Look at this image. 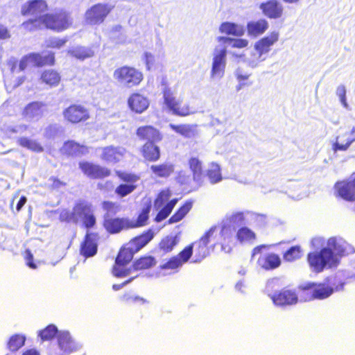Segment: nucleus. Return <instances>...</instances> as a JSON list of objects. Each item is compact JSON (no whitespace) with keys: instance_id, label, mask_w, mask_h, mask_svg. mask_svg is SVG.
I'll use <instances>...</instances> for the list:
<instances>
[{"instance_id":"nucleus-56","label":"nucleus","mask_w":355,"mask_h":355,"mask_svg":"<svg viewBox=\"0 0 355 355\" xmlns=\"http://www.w3.org/2000/svg\"><path fill=\"white\" fill-rule=\"evenodd\" d=\"M96 223V216L93 213V210L83 217V225L86 229L93 228Z\"/></svg>"},{"instance_id":"nucleus-2","label":"nucleus","mask_w":355,"mask_h":355,"mask_svg":"<svg viewBox=\"0 0 355 355\" xmlns=\"http://www.w3.org/2000/svg\"><path fill=\"white\" fill-rule=\"evenodd\" d=\"M327 248H322L319 251H313L307 254L306 260L310 268L314 272H322L325 268L336 267L338 264V259L334 250L341 254H347L355 252V249L349 244L340 249L336 238L331 237L327 241Z\"/></svg>"},{"instance_id":"nucleus-58","label":"nucleus","mask_w":355,"mask_h":355,"mask_svg":"<svg viewBox=\"0 0 355 355\" xmlns=\"http://www.w3.org/2000/svg\"><path fill=\"white\" fill-rule=\"evenodd\" d=\"M220 234L223 238V243L229 242L232 239V232L229 227L223 225L221 227Z\"/></svg>"},{"instance_id":"nucleus-40","label":"nucleus","mask_w":355,"mask_h":355,"mask_svg":"<svg viewBox=\"0 0 355 355\" xmlns=\"http://www.w3.org/2000/svg\"><path fill=\"white\" fill-rule=\"evenodd\" d=\"M193 207L191 200H187L168 219L169 223H175L182 220Z\"/></svg>"},{"instance_id":"nucleus-62","label":"nucleus","mask_w":355,"mask_h":355,"mask_svg":"<svg viewBox=\"0 0 355 355\" xmlns=\"http://www.w3.org/2000/svg\"><path fill=\"white\" fill-rule=\"evenodd\" d=\"M336 94L339 96L340 101L345 105L346 104V98H345L346 90H345V87L343 85L339 86L337 88Z\"/></svg>"},{"instance_id":"nucleus-37","label":"nucleus","mask_w":355,"mask_h":355,"mask_svg":"<svg viewBox=\"0 0 355 355\" xmlns=\"http://www.w3.org/2000/svg\"><path fill=\"white\" fill-rule=\"evenodd\" d=\"M150 209L151 205L150 204H148L142 208L136 220H132L128 218V224L130 229H135L145 226L148 223Z\"/></svg>"},{"instance_id":"nucleus-13","label":"nucleus","mask_w":355,"mask_h":355,"mask_svg":"<svg viewBox=\"0 0 355 355\" xmlns=\"http://www.w3.org/2000/svg\"><path fill=\"white\" fill-rule=\"evenodd\" d=\"M78 166L83 173L90 179L103 180L111 175L110 169L93 162L83 161L79 162Z\"/></svg>"},{"instance_id":"nucleus-51","label":"nucleus","mask_w":355,"mask_h":355,"mask_svg":"<svg viewBox=\"0 0 355 355\" xmlns=\"http://www.w3.org/2000/svg\"><path fill=\"white\" fill-rule=\"evenodd\" d=\"M101 207L105 214L104 216H110L117 214L121 210V207L115 202L110 200H104L101 203Z\"/></svg>"},{"instance_id":"nucleus-22","label":"nucleus","mask_w":355,"mask_h":355,"mask_svg":"<svg viewBox=\"0 0 355 355\" xmlns=\"http://www.w3.org/2000/svg\"><path fill=\"white\" fill-rule=\"evenodd\" d=\"M31 62L37 67H53L55 64V53L53 51H44L41 53H29Z\"/></svg>"},{"instance_id":"nucleus-10","label":"nucleus","mask_w":355,"mask_h":355,"mask_svg":"<svg viewBox=\"0 0 355 355\" xmlns=\"http://www.w3.org/2000/svg\"><path fill=\"white\" fill-rule=\"evenodd\" d=\"M114 7L112 5L105 3H97L92 5L85 12V22L92 26L103 24Z\"/></svg>"},{"instance_id":"nucleus-43","label":"nucleus","mask_w":355,"mask_h":355,"mask_svg":"<svg viewBox=\"0 0 355 355\" xmlns=\"http://www.w3.org/2000/svg\"><path fill=\"white\" fill-rule=\"evenodd\" d=\"M26 340V338L24 334H13L8 340L7 347L11 352H17L24 345Z\"/></svg>"},{"instance_id":"nucleus-29","label":"nucleus","mask_w":355,"mask_h":355,"mask_svg":"<svg viewBox=\"0 0 355 355\" xmlns=\"http://www.w3.org/2000/svg\"><path fill=\"white\" fill-rule=\"evenodd\" d=\"M188 165L192 173L193 181L197 183L198 187L201 186L204 179L202 162L198 157H192L188 160Z\"/></svg>"},{"instance_id":"nucleus-30","label":"nucleus","mask_w":355,"mask_h":355,"mask_svg":"<svg viewBox=\"0 0 355 355\" xmlns=\"http://www.w3.org/2000/svg\"><path fill=\"white\" fill-rule=\"evenodd\" d=\"M313 294L310 295V298L314 300H324L329 297L334 292V288L327 284L312 282Z\"/></svg>"},{"instance_id":"nucleus-60","label":"nucleus","mask_w":355,"mask_h":355,"mask_svg":"<svg viewBox=\"0 0 355 355\" xmlns=\"http://www.w3.org/2000/svg\"><path fill=\"white\" fill-rule=\"evenodd\" d=\"M231 220L234 224L241 225L244 223L245 218L242 212H237L234 214L231 217Z\"/></svg>"},{"instance_id":"nucleus-44","label":"nucleus","mask_w":355,"mask_h":355,"mask_svg":"<svg viewBox=\"0 0 355 355\" xmlns=\"http://www.w3.org/2000/svg\"><path fill=\"white\" fill-rule=\"evenodd\" d=\"M236 237L240 243H246L254 241L256 239V234L250 228L241 227L238 230Z\"/></svg>"},{"instance_id":"nucleus-9","label":"nucleus","mask_w":355,"mask_h":355,"mask_svg":"<svg viewBox=\"0 0 355 355\" xmlns=\"http://www.w3.org/2000/svg\"><path fill=\"white\" fill-rule=\"evenodd\" d=\"M115 175L121 182H123L117 185L114 189V193L117 197L124 198L136 189V183L139 180L138 175L121 170L115 171Z\"/></svg>"},{"instance_id":"nucleus-49","label":"nucleus","mask_w":355,"mask_h":355,"mask_svg":"<svg viewBox=\"0 0 355 355\" xmlns=\"http://www.w3.org/2000/svg\"><path fill=\"white\" fill-rule=\"evenodd\" d=\"M177 243L178 241L175 237L167 236L160 241L159 248L164 252L168 253L173 250Z\"/></svg>"},{"instance_id":"nucleus-25","label":"nucleus","mask_w":355,"mask_h":355,"mask_svg":"<svg viewBox=\"0 0 355 355\" xmlns=\"http://www.w3.org/2000/svg\"><path fill=\"white\" fill-rule=\"evenodd\" d=\"M279 40V33L277 32H272L269 35L259 40L254 44V49L257 51L259 56L268 53L272 46H273Z\"/></svg>"},{"instance_id":"nucleus-4","label":"nucleus","mask_w":355,"mask_h":355,"mask_svg":"<svg viewBox=\"0 0 355 355\" xmlns=\"http://www.w3.org/2000/svg\"><path fill=\"white\" fill-rule=\"evenodd\" d=\"M113 77L118 83L128 88L139 86L144 78L142 71L128 65L116 68L113 73Z\"/></svg>"},{"instance_id":"nucleus-23","label":"nucleus","mask_w":355,"mask_h":355,"mask_svg":"<svg viewBox=\"0 0 355 355\" xmlns=\"http://www.w3.org/2000/svg\"><path fill=\"white\" fill-rule=\"evenodd\" d=\"M129 108L134 112L141 114L146 110L149 106L147 97L139 92H134L128 98Z\"/></svg>"},{"instance_id":"nucleus-34","label":"nucleus","mask_w":355,"mask_h":355,"mask_svg":"<svg viewBox=\"0 0 355 355\" xmlns=\"http://www.w3.org/2000/svg\"><path fill=\"white\" fill-rule=\"evenodd\" d=\"M225 56L226 50L225 49L220 50L214 55L211 69L212 76H221L223 74L225 67Z\"/></svg>"},{"instance_id":"nucleus-17","label":"nucleus","mask_w":355,"mask_h":355,"mask_svg":"<svg viewBox=\"0 0 355 355\" xmlns=\"http://www.w3.org/2000/svg\"><path fill=\"white\" fill-rule=\"evenodd\" d=\"M103 226L108 233L112 234L119 233L125 230H130L128 224V218L124 217L104 216Z\"/></svg>"},{"instance_id":"nucleus-52","label":"nucleus","mask_w":355,"mask_h":355,"mask_svg":"<svg viewBox=\"0 0 355 355\" xmlns=\"http://www.w3.org/2000/svg\"><path fill=\"white\" fill-rule=\"evenodd\" d=\"M183 265L175 256L171 257L168 261L160 266L162 270H177Z\"/></svg>"},{"instance_id":"nucleus-1","label":"nucleus","mask_w":355,"mask_h":355,"mask_svg":"<svg viewBox=\"0 0 355 355\" xmlns=\"http://www.w3.org/2000/svg\"><path fill=\"white\" fill-rule=\"evenodd\" d=\"M73 25L71 13L60 8L53 12L45 13L37 17L25 20L21 26L25 32H34L46 28L60 33L69 29Z\"/></svg>"},{"instance_id":"nucleus-41","label":"nucleus","mask_w":355,"mask_h":355,"mask_svg":"<svg viewBox=\"0 0 355 355\" xmlns=\"http://www.w3.org/2000/svg\"><path fill=\"white\" fill-rule=\"evenodd\" d=\"M59 333L58 327L53 324H50L38 331L37 337L40 338L41 342L51 341L54 338H57Z\"/></svg>"},{"instance_id":"nucleus-46","label":"nucleus","mask_w":355,"mask_h":355,"mask_svg":"<svg viewBox=\"0 0 355 355\" xmlns=\"http://www.w3.org/2000/svg\"><path fill=\"white\" fill-rule=\"evenodd\" d=\"M69 53L73 58L79 60L89 58L94 55V52L87 47L77 46L69 51Z\"/></svg>"},{"instance_id":"nucleus-5","label":"nucleus","mask_w":355,"mask_h":355,"mask_svg":"<svg viewBox=\"0 0 355 355\" xmlns=\"http://www.w3.org/2000/svg\"><path fill=\"white\" fill-rule=\"evenodd\" d=\"M268 247V245L262 244L256 246L252 250V257L259 254L257 259V267L265 271L274 270L282 265V259L278 254L261 252L263 249Z\"/></svg>"},{"instance_id":"nucleus-12","label":"nucleus","mask_w":355,"mask_h":355,"mask_svg":"<svg viewBox=\"0 0 355 355\" xmlns=\"http://www.w3.org/2000/svg\"><path fill=\"white\" fill-rule=\"evenodd\" d=\"M171 196V192L168 189H163L159 192L154 200V205L156 208L162 207L164 204L167 203L159 211L155 216L156 222H161L166 219L171 213L174 207L177 204L178 199L173 198L168 201Z\"/></svg>"},{"instance_id":"nucleus-7","label":"nucleus","mask_w":355,"mask_h":355,"mask_svg":"<svg viewBox=\"0 0 355 355\" xmlns=\"http://www.w3.org/2000/svg\"><path fill=\"white\" fill-rule=\"evenodd\" d=\"M217 226L214 225L211 227L199 239L190 244V245H192V250L194 253L193 262H200L209 255L210 248L209 244L211 239L214 238Z\"/></svg>"},{"instance_id":"nucleus-11","label":"nucleus","mask_w":355,"mask_h":355,"mask_svg":"<svg viewBox=\"0 0 355 355\" xmlns=\"http://www.w3.org/2000/svg\"><path fill=\"white\" fill-rule=\"evenodd\" d=\"M64 120L68 123L76 125L85 123L90 118L89 109L80 103H72L62 111Z\"/></svg>"},{"instance_id":"nucleus-36","label":"nucleus","mask_w":355,"mask_h":355,"mask_svg":"<svg viewBox=\"0 0 355 355\" xmlns=\"http://www.w3.org/2000/svg\"><path fill=\"white\" fill-rule=\"evenodd\" d=\"M354 141V139L352 137L349 132H346L342 133L336 137L332 148L334 152L345 151L349 147Z\"/></svg>"},{"instance_id":"nucleus-28","label":"nucleus","mask_w":355,"mask_h":355,"mask_svg":"<svg viewBox=\"0 0 355 355\" xmlns=\"http://www.w3.org/2000/svg\"><path fill=\"white\" fill-rule=\"evenodd\" d=\"M61 78V75L57 70L49 69L42 71L40 81L42 84L52 88L60 85Z\"/></svg>"},{"instance_id":"nucleus-3","label":"nucleus","mask_w":355,"mask_h":355,"mask_svg":"<svg viewBox=\"0 0 355 355\" xmlns=\"http://www.w3.org/2000/svg\"><path fill=\"white\" fill-rule=\"evenodd\" d=\"M163 104L166 110L173 115L185 117L193 114V107L182 98H178L169 88L165 87L162 92Z\"/></svg>"},{"instance_id":"nucleus-54","label":"nucleus","mask_w":355,"mask_h":355,"mask_svg":"<svg viewBox=\"0 0 355 355\" xmlns=\"http://www.w3.org/2000/svg\"><path fill=\"white\" fill-rule=\"evenodd\" d=\"M193 254L192 245H188L182 250H181L177 255L178 259L183 265L187 263Z\"/></svg>"},{"instance_id":"nucleus-39","label":"nucleus","mask_w":355,"mask_h":355,"mask_svg":"<svg viewBox=\"0 0 355 355\" xmlns=\"http://www.w3.org/2000/svg\"><path fill=\"white\" fill-rule=\"evenodd\" d=\"M169 127L176 133L185 138H191L196 135V125L191 124H170Z\"/></svg>"},{"instance_id":"nucleus-64","label":"nucleus","mask_w":355,"mask_h":355,"mask_svg":"<svg viewBox=\"0 0 355 355\" xmlns=\"http://www.w3.org/2000/svg\"><path fill=\"white\" fill-rule=\"evenodd\" d=\"M29 62H31V58H29V54L24 56L20 60L19 63V71H24L28 67V63Z\"/></svg>"},{"instance_id":"nucleus-55","label":"nucleus","mask_w":355,"mask_h":355,"mask_svg":"<svg viewBox=\"0 0 355 355\" xmlns=\"http://www.w3.org/2000/svg\"><path fill=\"white\" fill-rule=\"evenodd\" d=\"M219 41L232 42V46L233 48L242 49L248 45V41L245 39H232L230 37H220L218 38Z\"/></svg>"},{"instance_id":"nucleus-63","label":"nucleus","mask_w":355,"mask_h":355,"mask_svg":"<svg viewBox=\"0 0 355 355\" xmlns=\"http://www.w3.org/2000/svg\"><path fill=\"white\" fill-rule=\"evenodd\" d=\"M10 37V34L7 27L0 24V40H7Z\"/></svg>"},{"instance_id":"nucleus-26","label":"nucleus","mask_w":355,"mask_h":355,"mask_svg":"<svg viewBox=\"0 0 355 355\" xmlns=\"http://www.w3.org/2000/svg\"><path fill=\"white\" fill-rule=\"evenodd\" d=\"M259 8L263 14L270 19H277L282 17L283 8L277 0H268L260 4Z\"/></svg>"},{"instance_id":"nucleus-14","label":"nucleus","mask_w":355,"mask_h":355,"mask_svg":"<svg viewBox=\"0 0 355 355\" xmlns=\"http://www.w3.org/2000/svg\"><path fill=\"white\" fill-rule=\"evenodd\" d=\"M49 9L46 0H28L21 6L20 13L24 17L38 16L45 14Z\"/></svg>"},{"instance_id":"nucleus-61","label":"nucleus","mask_w":355,"mask_h":355,"mask_svg":"<svg viewBox=\"0 0 355 355\" xmlns=\"http://www.w3.org/2000/svg\"><path fill=\"white\" fill-rule=\"evenodd\" d=\"M144 56L146 69L150 70L155 63V58L151 53L147 52L144 53Z\"/></svg>"},{"instance_id":"nucleus-16","label":"nucleus","mask_w":355,"mask_h":355,"mask_svg":"<svg viewBox=\"0 0 355 355\" xmlns=\"http://www.w3.org/2000/svg\"><path fill=\"white\" fill-rule=\"evenodd\" d=\"M335 194L346 201H355V177L351 180L336 182L334 185Z\"/></svg>"},{"instance_id":"nucleus-18","label":"nucleus","mask_w":355,"mask_h":355,"mask_svg":"<svg viewBox=\"0 0 355 355\" xmlns=\"http://www.w3.org/2000/svg\"><path fill=\"white\" fill-rule=\"evenodd\" d=\"M271 299L277 306H291L297 303L298 295L293 290L283 288L279 292L274 293Z\"/></svg>"},{"instance_id":"nucleus-31","label":"nucleus","mask_w":355,"mask_h":355,"mask_svg":"<svg viewBox=\"0 0 355 355\" xmlns=\"http://www.w3.org/2000/svg\"><path fill=\"white\" fill-rule=\"evenodd\" d=\"M44 107L45 104L41 101L31 102L24 107L22 111V115L29 119L41 117L43 115V109Z\"/></svg>"},{"instance_id":"nucleus-48","label":"nucleus","mask_w":355,"mask_h":355,"mask_svg":"<svg viewBox=\"0 0 355 355\" xmlns=\"http://www.w3.org/2000/svg\"><path fill=\"white\" fill-rule=\"evenodd\" d=\"M302 256V250L300 245L291 247L283 254L284 260L288 262H292L299 259Z\"/></svg>"},{"instance_id":"nucleus-24","label":"nucleus","mask_w":355,"mask_h":355,"mask_svg":"<svg viewBox=\"0 0 355 355\" xmlns=\"http://www.w3.org/2000/svg\"><path fill=\"white\" fill-rule=\"evenodd\" d=\"M154 236L155 233L153 230L152 229H148L131 239L128 245L132 248L133 252L137 253L152 241Z\"/></svg>"},{"instance_id":"nucleus-57","label":"nucleus","mask_w":355,"mask_h":355,"mask_svg":"<svg viewBox=\"0 0 355 355\" xmlns=\"http://www.w3.org/2000/svg\"><path fill=\"white\" fill-rule=\"evenodd\" d=\"M175 180L180 185H188L190 182V175L185 171H180L178 173Z\"/></svg>"},{"instance_id":"nucleus-47","label":"nucleus","mask_w":355,"mask_h":355,"mask_svg":"<svg viewBox=\"0 0 355 355\" xmlns=\"http://www.w3.org/2000/svg\"><path fill=\"white\" fill-rule=\"evenodd\" d=\"M206 175L211 184H216L223 178L220 166L214 163L211 164L210 168L206 171Z\"/></svg>"},{"instance_id":"nucleus-21","label":"nucleus","mask_w":355,"mask_h":355,"mask_svg":"<svg viewBox=\"0 0 355 355\" xmlns=\"http://www.w3.org/2000/svg\"><path fill=\"white\" fill-rule=\"evenodd\" d=\"M60 152L67 157H80L89 153L87 146L80 144L74 140H67L64 142Z\"/></svg>"},{"instance_id":"nucleus-50","label":"nucleus","mask_w":355,"mask_h":355,"mask_svg":"<svg viewBox=\"0 0 355 355\" xmlns=\"http://www.w3.org/2000/svg\"><path fill=\"white\" fill-rule=\"evenodd\" d=\"M76 217H83L92 210L91 205L84 202L79 201L76 202L73 207Z\"/></svg>"},{"instance_id":"nucleus-6","label":"nucleus","mask_w":355,"mask_h":355,"mask_svg":"<svg viewBox=\"0 0 355 355\" xmlns=\"http://www.w3.org/2000/svg\"><path fill=\"white\" fill-rule=\"evenodd\" d=\"M56 340V346L49 347V355H69L76 352L80 347L79 344L69 331L60 332Z\"/></svg>"},{"instance_id":"nucleus-38","label":"nucleus","mask_w":355,"mask_h":355,"mask_svg":"<svg viewBox=\"0 0 355 355\" xmlns=\"http://www.w3.org/2000/svg\"><path fill=\"white\" fill-rule=\"evenodd\" d=\"M157 261L150 255H144L136 259L132 264V270H143L149 269L155 266Z\"/></svg>"},{"instance_id":"nucleus-20","label":"nucleus","mask_w":355,"mask_h":355,"mask_svg":"<svg viewBox=\"0 0 355 355\" xmlns=\"http://www.w3.org/2000/svg\"><path fill=\"white\" fill-rule=\"evenodd\" d=\"M135 134L141 141H161L164 138L162 132L151 125H145L138 127Z\"/></svg>"},{"instance_id":"nucleus-42","label":"nucleus","mask_w":355,"mask_h":355,"mask_svg":"<svg viewBox=\"0 0 355 355\" xmlns=\"http://www.w3.org/2000/svg\"><path fill=\"white\" fill-rule=\"evenodd\" d=\"M17 142L21 147L27 148L35 153H40L44 151V147L40 143L28 137H19Z\"/></svg>"},{"instance_id":"nucleus-8","label":"nucleus","mask_w":355,"mask_h":355,"mask_svg":"<svg viewBox=\"0 0 355 355\" xmlns=\"http://www.w3.org/2000/svg\"><path fill=\"white\" fill-rule=\"evenodd\" d=\"M135 252L128 247H122L115 259V263L112 267V275L118 278L124 277L130 274L132 266L127 268V265L132 261Z\"/></svg>"},{"instance_id":"nucleus-45","label":"nucleus","mask_w":355,"mask_h":355,"mask_svg":"<svg viewBox=\"0 0 355 355\" xmlns=\"http://www.w3.org/2000/svg\"><path fill=\"white\" fill-rule=\"evenodd\" d=\"M298 289V297L300 298L301 301L303 302H309L314 300L313 298H310L308 297H311L313 294L312 282H306L303 284L300 285L297 287Z\"/></svg>"},{"instance_id":"nucleus-19","label":"nucleus","mask_w":355,"mask_h":355,"mask_svg":"<svg viewBox=\"0 0 355 355\" xmlns=\"http://www.w3.org/2000/svg\"><path fill=\"white\" fill-rule=\"evenodd\" d=\"M125 149L120 146L110 145L101 148V159L111 164L119 163L125 154Z\"/></svg>"},{"instance_id":"nucleus-53","label":"nucleus","mask_w":355,"mask_h":355,"mask_svg":"<svg viewBox=\"0 0 355 355\" xmlns=\"http://www.w3.org/2000/svg\"><path fill=\"white\" fill-rule=\"evenodd\" d=\"M59 218L62 222L78 223V218L76 217V214H74L73 209L72 211L63 209L59 215Z\"/></svg>"},{"instance_id":"nucleus-27","label":"nucleus","mask_w":355,"mask_h":355,"mask_svg":"<svg viewBox=\"0 0 355 355\" xmlns=\"http://www.w3.org/2000/svg\"><path fill=\"white\" fill-rule=\"evenodd\" d=\"M158 142L159 141H146L141 146L140 153L146 161L155 162L160 159L161 150L159 147L156 144V143Z\"/></svg>"},{"instance_id":"nucleus-15","label":"nucleus","mask_w":355,"mask_h":355,"mask_svg":"<svg viewBox=\"0 0 355 355\" xmlns=\"http://www.w3.org/2000/svg\"><path fill=\"white\" fill-rule=\"evenodd\" d=\"M98 234L87 232L80 245V254L85 258L94 257L98 252Z\"/></svg>"},{"instance_id":"nucleus-35","label":"nucleus","mask_w":355,"mask_h":355,"mask_svg":"<svg viewBox=\"0 0 355 355\" xmlns=\"http://www.w3.org/2000/svg\"><path fill=\"white\" fill-rule=\"evenodd\" d=\"M219 31L221 33L236 37H241L245 33V28L242 25L228 21L222 23Z\"/></svg>"},{"instance_id":"nucleus-59","label":"nucleus","mask_w":355,"mask_h":355,"mask_svg":"<svg viewBox=\"0 0 355 355\" xmlns=\"http://www.w3.org/2000/svg\"><path fill=\"white\" fill-rule=\"evenodd\" d=\"M25 253H26V255L24 257V259H25L26 265L32 269H35L37 268V266L34 263L33 255L31 251L30 250H26Z\"/></svg>"},{"instance_id":"nucleus-33","label":"nucleus","mask_w":355,"mask_h":355,"mask_svg":"<svg viewBox=\"0 0 355 355\" xmlns=\"http://www.w3.org/2000/svg\"><path fill=\"white\" fill-rule=\"evenodd\" d=\"M150 170L156 178H167L174 172V166L164 162L151 165Z\"/></svg>"},{"instance_id":"nucleus-32","label":"nucleus","mask_w":355,"mask_h":355,"mask_svg":"<svg viewBox=\"0 0 355 355\" xmlns=\"http://www.w3.org/2000/svg\"><path fill=\"white\" fill-rule=\"evenodd\" d=\"M268 28V24L264 19L251 21L247 24L246 28L249 35L257 37L263 34Z\"/></svg>"}]
</instances>
